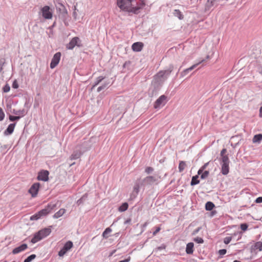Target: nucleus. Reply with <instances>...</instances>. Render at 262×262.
<instances>
[{"instance_id":"f257e3e1","label":"nucleus","mask_w":262,"mask_h":262,"mask_svg":"<svg viewBox=\"0 0 262 262\" xmlns=\"http://www.w3.org/2000/svg\"><path fill=\"white\" fill-rule=\"evenodd\" d=\"M56 205L54 204H49L44 209L40 210L37 213L32 215L30 217L31 220H37L41 217L46 216L49 213L52 212V211L55 207Z\"/></svg>"},{"instance_id":"f03ea898","label":"nucleus","mask_w":262,"mask_h":262,"mask_svg":"<svg viewBox=\"0 0 262 262\" xmlns=\"http://www.w3.org/2000/svg\"><path fill=\"white\" fill-rule=\"evenodd\" d=\"M51 232V229L50 228H46L40 230L34 235V237L31 239V242L35 244L48 236Z\"/></svg>"},{"instance_id":"7ed1b4c3","label":"nucleus","mask_w":262,"mask_h":262,"mask_svg":"<svg viewBox=\"0 0 262 262\" xmlns=\"http://www.w3.org/2000/svg\"><path fill=\"white\" fill-rule=\"evenodd\" d=\"M117 6L120 9L124 11H128L131 9L132 11L133 4L128 0H117Z\"/></svg>"},{"instance_id":"20e7f679","label":"nucleus","mask_w":262,"mask_h":262,"mask_svg":"<svg viewBox=\"0 0 262 262\" xmlns=\"http://www.w3.org/2000/svg\"><path fill=\"white\" fill-rule=\"evenodd\" d=\"M42 17L46 19H51L53 17V12L48 6H45L41 9Z\"/></svg>"},{"instance_id":"39448f33","label":"nucleus","mask_w":262,"mask_h":262,"mask_svg":"<svg viewBox=\"0 0 262 262\" xmlns=\"http://www.w3.org/2000/svg\"><path fill=\"white\" fill-rule=\"evenodd\" d=\"M160 178V177L158 176H148L143 179V183L144 185H152L157 182Z\"/></svg>"},{"instance_id":"423d86ee","label":"nucleus","mask_w":262,"mask_h":262,"mask_svg":"<svg viewBox=\"0 0 262 262\" xmlns=\"http://www.w3.org/2000/svg\"><path fill=\"white\" fill-rule=\"evenodd\" d=\"M73 246V243L71 241L67 242L64 245L63 247L59 251L58 255L62 257L69 250H70Z\"/></svg>"},{"instance_id":"0eeeda50","label":"nucleus","mask_w":262,"mask_h":262,"mask_svg":"<svg viewBox=\"0 0 262 262\" xmlns=\"http://www.w3.org/2000/svg\"><path fill=\"white\" fill-rule=\"evenodd\" d=\"M40 184L39 183H35L31 186L28 192L32 197L35 198L37 196Z\"/></svg>"},{"instance_id":"6e6552de","label":"nucleus","mask_w":262,"mask_h":262,"mask_svg":"<svg viewBox=\"0 0 262 262\" xmlns=\"http://www.w3.org/2000/svg\"><path fill=\"white\" fill-rule=\"evenodd\" d=\"M167 102V97L165 95L161 96L155 102L154 107L155 108H159L165 105Z\"/></svg>"},{"instance_id":"1a4fd4ad","label":"nucleus","mask_w":262,"mask_h":262,"mask_svg":"<svg viewBox=\"0 0 262 262\" xmlns=\"http://www.w3.org/2000/svg\"><path fill=\"white\" fill-rule=\"evenodd\" d=\"M172 70L159 72L156 76V79L159 81H164L167 78Z\"/></svg>"},{"instance_id":"9d476101","label":"nucleus","mask_w":262,"mask_h":262,"mask_svg":"<svg viewBox=\"0 0 262 262\" xmlns=\"http://www.w3.org/2000/svg\"><path fill=\"white\" fill-rule=\"evenodd\" d=\"M60 57L61 53L60 52H57L54 54L50 63V68L51 69H54L57 66L60 60Z\"/></svg>"},{"instance_id":"9b49d317","label":"nucleus","mask_w":262,"mask_h":262,"mask_svg":"<svg viewBox=\"0 0 262 262\" xmlns=\"http://www.w3.org/2000/svg\"><path fill=\"white\" fill-rule=\"evenodd\" d=\"M49 172L48 170H42L38 172L37 180L42 181H47L49 180Z\"/></svg>"},{"instance_id":"f8f14e48","label":"nucleus","mask_w":262,"mask_h":262,"mask_svg":"<svg viewBox=\"0 0 262 262\" xmlns=\"http://www.w3.org/2000/svg\"><path fill=\"white\" fill-rule=\"evenodd\" d=\"M80 39L77 37H75L73 38L70 41L69 44L67 45V48L68 49L72 50L76 46L80 47L81 45L79 44L80 42Z\"/></svg>"},{"instance_id":"ddd939ff","label":"nucleus","mask_w":262,"mask_h":262,"mask_svg":"<svg viewBox=\"0 0 262 262\" xmlns=\"http://www.w3.org/2000/svg\"><path fill=\"white\" fill-rule=\"evenodd\" d=\"M145 5V0H139L136 6L133 4L132 11L137 13L139 10L142 9Z\"/></svg>"},{"instance_id":"4468645a","label":"nucleus","mask_w":262,"mask_h":262,"mask_svg":"<svg viewBox=\"0 0 262 262\" xmlns=\"http://www.w3.org/2000/svg\"><path fill=\"white\" fill-rule=\"evenodd\" d=\"M143 46L144 45L142 42H137L133 44L132 49L135 52H140L142 50Z\"/></svg>"},{"instance_id":"2eb2a0df","label":"nucleus","mask_w":262,"mask_h":262,"mask_svg":"<svg viewBox=\"0 0 262 262\" xmlns=\"http://www.w3.org/2000/svg\"><path fill=\"white\" fill-rule=\"evenodd\" d=\"M28 247L26 244H22L20 246L14 248L12 251V253L14 254H17L21 251L25 250Z\"/></svg>"},{"instance_id":"dca6fc26","label":"nucleus","mask_w":262,"mask_h":262,"mask_svg":"<svg viewBox=\"0 0 262 262\" xmlns=\"http://www.w3.org/2000/svg\"><path fill=\"white\" fill-rule=\"evenodd\" d=\"M15 125V123H12L9 124L6 130L4 132L5 135L7 136L12 134L14 131Z\"/></svg>"},{"instance_id":"f3484780","label":"nucleus","mask_w":262,"mask_h":262,"mask_svg":"<svg viewBox=\"0 0 262 262\" xmlns=\"http://www.w3.org/2000/svg\"><path fill=\"white\" fill-rule=\"evenodd\" d=\"M229 163H222V168L221 172L223 174L226 175L229 173Z\"/></svg>"},{"instance_id":"a211bd4d","label":"nucleus","mask_w":262,"mask_h":262,"mask_svg":"<svg viewBox=\"0 0 262 262\" xmlns=\"http://www.w3.org/2000/svg\"><path fill=\"white\" fill-rule=\"evenodd\" d=\"M194 244L193 243H189L186 245V252L188 254H191L193 252Z\"/></svg>"},{"instance_id":"6ab92c4d","label":"nucleus","mask_w":262,"mask_h":262,"mask_svg":"<svg viewBox=\"0 0 262 262\" xmlns=\"http://www.w3.org/2000/svg\"><path fill=\"white\" fill-rule=\"evenodd\" d=\"M203 61L204 60H203L201 61L198 62V63H196V64H194L192 65V66H191L189 68H187V69L184 70L183 71L182 74H183L184 75L187 74L189 72V71H191L193 69H194L196 66H198L199 64H200L201 63H202Z\"/></svg>"},{"instance_id":"aec40b11","label":"nucleus","mask_w":262,"mask_h":262,"mask_svg":"<svg viewBox=\"0 0 262 262\" xmlns=\"http://www.w3.org/2000/svg\"><path fill=\"white\" fill-rule=\"evenodd\" d=\"M65 212L66 210L64 209H60L58 211H57L54 214L53 217L55 219H58L62 215H63Z\"/></svg>"},{"instance_id":"412c9836","label":"nucleus","mask_w":262,"mask_h":262,"mask_svg":"<svg viewBox=\"0 0 262 262\" xmlns=\"http://www.w3.org/2000/svg\"><path fill=\"white\" fill-rule=\"evenodd\" d=\"M214 207V204L211 202H207L205 205V209L208 211L212 210Z\"/></svg>"},{"instance_id":"4be33fe9","label":"nucleus","mask_w":262,"mask_h":262,"mask_svg":"<svg viewBox=\"0 0 262 262\" xmlns=\"http://www.w3.org/2000/svg\"><path fill=\"white\" fill-rule=\"evenodd\" d=\"M112 231V230L110 227L107 228L103 232L102 236L105 238H107L110 236L109 234L111 233Z\"/></svg>"},{"instance_id":"5701e85b","label":"nucleus","mask_w":262,"mask_h":262,"mask_svg":"<svg viewBox=\"0 0 262 262\" xmlns=\"http://www.w3.org/2000/svg\"><path fill=\"white\" fill-rule=\"evenodd\" d=\"M198 178L199 176L198 175L192 177L191 181V185L193 186L198 184L200 183V181L198 180Z\"/></svg>"},{"instance_id":"b1692460","label":"nucleus","mask_w":262,"mask_h":262,"mask_svg":"<svg viewBox=\"0 0 262 262\" xmlns=\"http://www.w3.org/2000/svg\"><path fill=\"white\" fill-rule=\"evenodd\" d=\"M186 166V165L185 162L182 161H180L178 167L179 172H182L185 168Z\"/></svg>"},{"instance_id":"393cba45","label":"nucleus","mask_w":262,"mask_h":262,"mask_svg":"<svg viewBox=\"0 0 262 262\" xmlns=\"http://www.w3.org/2000/svg\"><path fill=\"white\" fill-rule=\"evenodd\" d=\"M128 205L127 203H123L119 208V211L120 212L125 211L128 208Z\"/></svg>"},{"instance_id":"a878e982","label":"nucleus","mask_w":262,"mask_h":262,"mask_svg":"<svg viewBox=\"0 0 262 262\" xmlns=\"http://www.w3.org/2000/svg\"><path fill=\"white\" fill-rule=\"evenodd\" d=\"M262 140V135L258 134L254 136L253 138V142L254 143L259 142Z\"/></svg>"},{"instance_id":"bb28decb","label":"nucleus","mask_w":262,"mask_h":262,"mask_svg":"<svg viewBox=\"0 0 262 262\" xmlns=\"http://www.w3.org/2000/svg\"><path fill=\"white\" fill-rule=\"evenodd\" d=\"M173 14L175 16L178 17L180 19L183 18V15L179 10H175L174 11Z\"/></svg>"},{"instance_id":"cd10ccee","label":"nucleus","mask_w":262,"mask_h":262,"mask_svg":"<svg viewBox=\"0 0 262 262\" xmlns=\"http://www.w3.org/2000/svg\"><path fill=\"white\" fill-rule=\"evenodd\" d=\"M254 248L259 251H262V242H258L256 243L254 245Z\"/></svg>"},{"instance_id":"c85d7f7f","label":"nucleus","mask_w":262,"mask_h":262,"mask_svg":"<svg viewBox=\"0 0 262 262\" xmlns=\"http://www.w3.org/2000/svg\"><path fill=\"white\" fill-rule=\"evenodd\" d=\"M209 164V162H207L206 163H205L198 171V175H200L201 174L203 171H204V170L207 167V166H208Z\"/></svg>"},{"instance_id":"c756f323","label":"nucleus","mask_w":262,"mask_h":262,"mask_svg":"<svg viewBox=\"0 0 262 262\" xmlns=\"http://www.w3.org/2000/svg\"><path fill=\"white\" fill-rule=\"evenodd\" d=\"M36 257V255L32 254L28 256L26 259H25L24 262H30L31 260L34 259Z\"/></svg>"},{"instance_id":"7c9ffc66","label":"nucleus","mask_w":262,"mask_h":262,"mask_svg":"<svg viewBox=\"0 0 262 262\" xmlns=\"http://www.w3.org/2000/svg\"><path fill=\"white\" fill-rule=\"evenodd\" d=\"M229 158L228 157L226 156H222V163H229Z\"/></svg>"},{"instance_id":"2f4dec72","label":"nucleus","mask_w":262,"mask_h":262,"mask_svg":"<svg viewBox=\"0 0 262 262\" xmlns=\"http://www.w3.org/2000/svg\"><path fill=\"white\" fill-rule=\"evenodd\" d=\"M209 173V172L207 170H205L204 172L203 171V172L201 174V179H204L206 178L207 177H208Z\"/></svg>"},{"instance_id":"473e14b6","label":"nucleus","mask_w":262,"mask_h":262,"mask_svg":"<svg viewBox=\"0 0 262 262\" xmlns=\"http://www.w3.org/2000/svg\"><path fill=\"white\" fill-rule=\"evenodd\" d=\"M80 155H81L80 153L73 154L71 155V159L72 160L78 159L80 157Z\"/></svg>"},{"instance_id":"72a5a7b5","label":"nucleus","mask_w":262,"mask_h":262,"mask_svg":"<svg viewBox=\"0 0 262 262\" xmlns=\"http://www.w3.org/2000/svg\"><path fill=\"white\" fill-rule=\"evenodd\" d=\"M10 90V87L9 84H6L3 88V91L4 93L8 92Z\"/></svg>"},{"instance_id":"f704fd0d","label":"nucleus","mask_w":262,"mask_h":262,"mask_svg":"<svg viewBox=\"0 0 262 262\" xmlns=\"http://www.w3.org/2000/svg\"><path fill=\"white\" fill-rule=\"evenodd\" d=\"M103 79L104 77L102 76H99V77H98L94 86H95L96 85H98Z\"/></svg>"},{"instance_id":"c9c22d12","label":"nucleus","mask_w":262,"mask_h":262,"mask_svg":"<svg viewBox=\"0 0 262 262\" xmlns=\"http://www.w3.org/2000/svg\"><path fill=\"white\" fill-rule=\"evenodd\" d=\"M5 117V113L3 109L0 107V121L3 120Z\"/></svg>"},{"instance_id":"e433bc0d","label":"nucleus","mask_w":262,"mask_h":262,"mask_svg":"<svg viewBox=\"0 0 262 262\" xmlns=\"http://www.w3.org/2000/svg\"><path fill=\"white\" fill-rule=\"evenodd\" d=\"M153 171H154V168L151 167H147L145 169V172L148 174L152 172Z\"/></svg>"},{"instance_id":"4c0bfd02","label":"nucleus","mask_w":262,"mask_h":262,"mask_svg":"<svg viewBox=\"0 0 262 262\" xmlns=\"http://www.w3.org/2000/svg\"><path fill=\"white\" fill-rule=\"evenodd\" d=\"M20 117L19 116H9V120L11 121H14L15 120H17L19 119Z\"/></svg>"},{"instance_id":"58836bf2","label":"nucleus","mask_w":262,"mask_h":262,"mask_svg":"<svg viewBox=\"0 0 262 262\" xmlns=\"http://www.w3.org/2000/svg\"><path fill=\"white\" fill-rule=\"evenodd\" d=\"M247 228H248V225L247 224L244 223V224H242L241 225V229L243 231H246L247 229Z\"/></svg>"},{"instance_id":"ea45409f","label":"nucleus","mask_w":262,"mask_h":262,"mask_svg":"<svg viewBox=\"0 0 262 262\" xmlns=\"http://www.w3.org/2000/svg\"><path fill=\"white\" fill-rule=\"evenodd\" d=\"M12 88L14 89H17L18 88V84L16 80H15L12 83Z\"/></svg>"},{"instance_id":"a19ab883","label":"nucleus","mask_w":262,"mask_h":262,"mask_svg":"<svg viewBox=\"0 0 262 262\" xmlns=\"http://www.w3.org/2000/svg\"><path fill=\"white\" fill-rule=\"evenodd\" d=\"M231 241V237H226V238H225L224 242L225 244H228Z\"/></svg>"},{"instance_id":"79ce46f5","label":"nucleus","mask_w":262,"mask_h":262,"mask_svg":"<svg viewBox=\"0 0 262 262\" xmlns=\"http://www.w3.org/2000/svg\"><path fill=\"white\" fill-rule=\"evenodd\" d=\"M161 230L160 227H156V230L153 232V235L155 236Z\"/></svg>"},{"instance_id":"37998d69","label":"nucleus","mask_w":262,"mask_h":262,"mask_svg":"<svg viewBox=\"0 0 262 262\" xmlns=\"http://www.w3.org/2000/svg\"><path fill=\"white\" fill-rule=\"evenodd\" d=\"M194 241L199 244H202L204 242L203 239L201 237H197L194 239Z\"/></svg>"},{"instance_id":"c03bdc74","label":"nucleus","mask_w":262,"mask_h":262,"mask_svg":"<svg viewBox=\"0 0 262 262\" xmlns=\"http://www.w3.org/2000/svg\"><path fill=\"white\" fill-rule=\"evenodd\" d=\"M134 190L138 194L139 191V185L138 184L135 185L134 188Z\"/></svg>"},{"instance_id":"a18cd8bd","label":"nucleus","mask_w":262,"mask_h":262,"mask_svg":"<svg viewBox=\"0 0 262 262\" xmlns=\"http://www.w3.org/2000/svg\"><path fill=\"white\" fill-rule=\"evenodd\" d=\"M227 252V251L226 249H221L219 251V253L221 255H223L225 254Z\"/></svg>"},{"instance_id":"49530a36","label":"nucleus","mask_w":262,"mask_h":262,"mask_svg":"<svg viewBox=\"0 0 262 262\" xmlns=\"http://www.w3.org/2000/svg\"><path fill=\"white\" fill-rule=\"evenodd\" d=\"M255 202L256 203H262V197H258L257 198L256 200H255Z\"/></svg>"},{"instance_id":"de8ad7c7","label":"nucleus","mask_w":262,"mask_h":262,"mask_svg":"<svg viewBox=\"0 0 262 262\" xmlns=\"http://www.w3.org/2000/svg\"><path fill=\"white\" fill-rule=\"evenodd\" d=\"M226 152H227L226 149H225V148L223 149L221 152V156H225V154H226Z\"/></svg>"},{"instance_id":"09e8293b","label":"nucleus","mask_w":262,"mask_h":262,"mask_svg":"<svg viewBox=\"0 0 262 262\" xmlns=\"http://www.w3.org/2000/svg\"><path fill=\"white\" fill-rule=\"evenodd\" d=\"M130 260V257H128L127 258L124 259V260H121L119 262H129Z\"/></svg>"},{"instance_id":"8fccbe9b","label":"nucleus","mask_w":262,"mask_h":262,"mask_svg":"<svg viewBox=\"0 0 262 262\" xmlns=\"http://www.w3.org/2000/svg\"><path fill=\"white\" fill-rule=\"evenodd\" d=\"M166 248V246L165 245H162L160 247H159L157 248L158 250H162V249H165Z\"/></svg>"},{"instance_id":"3c124183","label":"nucleus","mask_w":262,"mask_h":262,"mask_svg":"<svg viewBox=\"0 0 262 262\" xmlns=\"http://www.w3.org/2000/svg\"><path fill=\"white\" fill-rule=\"evenodd\" d=\"M259 116L260 117H262V106L260 107V109H259Z\"/></svg>"},{"instance_id":"603ef678","label":"nucleus","mask_w":262,"mask_h":262,"mask_svg":"<svg viewBox=\"0 0 262 262\" xmlns=\"http://www.w3.org/2000/svg\"><path fill=\"white\" fill-rule=\"evenodd\" d=\"M103 89V88L102 86H99V87L98 88L97 91H98V92H100V91L102 89Z\"/></svg>"},{"instance_id":"864d4df0","label":"nucleus","mask_w":262,"mask_h":262,"mask_svg":"<svg viewBox=\"0 0 262 262\" xmlns=\"http://www.w3.org/2000/svg\"><path fill=\"white\" fill-rule=\"evenodd\" d=\"M233 262H241V261H238V260H234Z\"/></svg>"},{"instance_id":"5fc2aeb1","label":"nucleus","mask_w":262,"mask_h":262,"mask_svg":"<svg viewBox=\"0 0 262 262\" xmlns=\"http://www.w3.org/2000/svg\"><path fill=\"white\" fill-rule=\"evenodd\" d=\"M144 226H146V223H145Z\"/></svg>"},{"instance_id":"6e6d98bb","label":"nucleus","mask_w":262,"mask_h":262,"mask_svg":"<svg viewBox=\"0 0 262 262\" xmlns=\"http://www.w3.org/2000/svg\"><path fill=\"white\" fill-rule=\"evenodd\" d=\"M12 262H15V261H12Z\"/></svg>"}]
</instances>
